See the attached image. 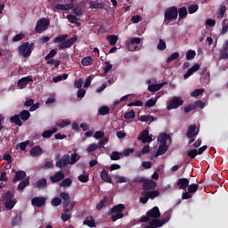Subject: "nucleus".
Listing matches in <instances>:
<instances>
[{
	"instance_id": "obj_1",
	"label": "nucleus",
	"mask_w": 228,
	"mask_h": 228,
	"mask_svg": "<svg viewBox=\"0 0 228 228\" xmlns=\"http://www.w3.org/2000/svg\"><path fill=\"white\" fill-rule=\"evenodd\" d=\"M172 214L171 212H165L163 215L162 219H153L149 222V225H146L142 228H159L166 224L168 223V221L171 220Z\"/></svg>"
},
{
	"instance_id": "obj_2",
	"label": "nucleus",
	"mask_w": 228,
	"mask_h": 228,
	"mask_svg": "<svg viewBox=\"0 0 228 228\" xmlns=\"http://www.w3.org/2000/svg\"><path fill=\"white\" fill-rule=\"evenodd\" d=\"M160 217V211L158 207H154L152 209L147 211L146 216H142L139 222L147 223L151 219L158 220Z\"/></svg>"
},
{
	"instance_id": "obj_3",
	"label": "nucleus",
	"mask_w": 228,
	"mask_h": 228,
	"mask_svg": "<svg viewBox=\"0 0 228 228\" xmlns=\"http://www.w3.org/2000/svg\"><path fill=\"white\" fill-rule=\"evenodd\" d=\"M177 15H178L177 7L175 6L169 7L165 12L164 22H166V24H168L170 20H175V19H177Z\"/></svg>"
},
{
	"instance_id": "obj_4",
	"label": "nucleus",
	"mask_w": 228,
	"mask_h": 228,
	"mask_svg": "<svg viewBox=\"0 0 228 228\" xmlns=\"http://www.w3.org/2000/svg\"><path fill=\"white\" fill-rule=\"evenodd\" d=\"M35 44L31 43H23L19 47V53L21 54L23 58H28V56H31V53L33 52V47Z\"/></svg>"
},
{
	"instance_id": "obj_5",
	"label": "nucleus",
	"mask_w": 228,
	"mask_h": 228,
	"mask_svg": "<svg viewBox=\"0 0 228 228\" xmlns=\"http://www.w3.org/2000/svg\"><path fill=\"white\" fill-rule=\"evenodd\" d=\"M142 43V39L140 37L130 38L126 41V47L128 51H140V44Z\"/></svg>"
},
{
	"instance_id": "obj_6",
	"label": "nucleus",
	"mask_w": 228,
	"mask_h": 228,
	"mask_svg": "<svg viewBox=\"0 0 228 228\" xmlns=\"http://www.w3.org/2000/svg\"><path fill=\"white\" fill-rule=\"evenodd\" d=\"M50 24L51 21L45 18L38 20L36 27L37 33H42L43 31H45L49 28Z\"/></svg>"
},
{
	"instance_id": "obj_7",
	"label": "nucleus",
	"mask_w": 228,
	"mask_h": 228,
	"mask_svg": "<svg viewBox=\"0 0 228 228\" xmlns=\"http://www.w3.org/2000/svg\"><path fill=\"white\" fill-rule=\"evenodd\" d=\"M197 190H199V184H190L189 186H187V191L185 190V191L183 193L182 198L183 200L191 199V197H193V193H195Z\"/></svg>"
},
{
	"instance_id": "obj_8",
	"label": "nucleus",
	"mask_w": 228,
	"mask_h": 228,
	"mask_svg": "<svg viewBox=\"0 0 228 228\" xmlns=\"http://www.w3.org/2000/svg\"><path fill=\"white\" fill-rule=\"evenodd\" d=\"M183 102H184V101H183L181 99V97L175 96L168 102L167 108L168 111H170V110H177V108H179V106H183Z\"/></svg>"
},
{
	"instance_id": "obj_9",
	"label": "nucleus",
	"mask_w": 228,
	"mask_h": 228,
	"mask_svg": "<svg viewBox=\"0 0 228 228\" xmlns=\"http://www.w3.org/2000/svg\"><path fill=\"white\" fill-rule=\"evenodd\" d=\"M68 165H70V155L69 154L62 156L61 159L55 163L58 168H65Z\"/></svg>"
},
{
	"instance_id": "obj_10",
	"label": "nucleus",
	"mask_w": 228,
	"mask_h": 228,
	"mask_svg": "<svg viewBox=\"0 0 228 228\" xmlns=\"http://www.w3.org/2000/svg\"><path fill=\"white\" fill-rule=\"evenodd\" d=\"M77 40V37H73L69 39L64 40L62 43L59 44V49L62 51L63 49H69V47H72L74 44H76V41Z\"/></svg>"
},
{
	"instance_id": "obj_11",
	"label": "nucleus",
	"mask_w": 228,
	"mask_h": 228,
	"mask_svg": "<svg viewBox=\"0 0 228 228\" xmlns=\"http://www.w3.org/2000/svg\"><path fill=\"white\" fill-rule=\"evenodd\" d=\"M138 140H140L142 143H151V142H152V136L149 135L148 130H144L141 132L140 135L138 136Z\"/></svg>"
},
{
	"instance_id": "obj_12",
	"label": "nucleus",
	"mask_w": 228,
	"mask_h": 228,
	"mask_svg": "<svg viewBox=\"0 0 228 228\" xmlns=\"http://www.w3.org/2000/svg\"><path fill=\"white\" fill-rule=\"evenodd\" d=\"M142 195L144 198H141L140 200H149V199L152 200L156 197L159 196V191H143Z\"/></svg>"
},
{
	"instance_id": "obj_13",
	"label": "nucleus",
	"mask_w": 228,
	"mask_h": 228,
	"mask_svg": "<svg viewBox=\"0 0 228 228\" xmlns=\"http://www.w3.org/2000/svg\"><path fill=\"white\" fill-rule=\"evenodd\" d=\"M158 183L153 180L146 179L142 184V190H155Z\"/></svg>"
},
{
	"instance_id": "obj_14",
	"label": "nucleus",
	"mask_w": 228,
	"mask_h": 228,
	"mask_svg": "<svg viewBox=\"0 0 228 228\" xmlns=\"http://www.w3.org/2000/svg\"><path fill=\"white\" fill-rule=\"evenodd\" d=\"M33 82V78L31 77H22L18 81V86L20 88V90L26 88L28 86V83Z\"/></svg>"
},
{
	"instance_id": "obj_15",
	"label": "nucleus",
	"mask_w": 228,
	"mask_h": 228,
	"mask_svg": "<svg viewBox=\"0 0 228 228\" xmlns=\"http://www.w3.org/2000/svg\"><path fill=\"white\" fill-rule=\"evenodd\" d=\"M199 134V130H197V126L191 125L187 131V138H195Z\"/></svg>"
},
{
	"instance_id": "obj_16",
	"label": "nucleus",
	"mask_w": 228,
	"mask_h": 228,
	"mask_svg": "<svg viewBox=\"0 0 228 228\" xmlns=\"http://www.w3.org/2000/svg\"><path fill=\"white\" fill-rule=\"evenodd\" d=\"M190 184V180L188 178H180L177 181V186H179L180 190H184L186 191V188Z\"/></svg>"
},
{
	"instance_id": "obj_17",
	"label": "nucleus",
	"mask_w": 228,
	"mask_h": 228,
	"mask_svg": "<svg viewBox=\"0 0 228 228\" xmlns=\"http://www.w3.org/2000/svg\"><path fill=\"white\" fill-rule=\"evenodd\" d=\"M62 179H65V174L61 171L57 172L54 175L50 177L52 183H60Z\"/></svg>"
},
{
	"instance_id": "obj_18",
	"label": "nucleus",
	"mask_w": 228,
	"mask_h": 228,
	"mask_svg": "<svg viewBox=\"0 0 228 228\" xmlns=\"http://www.w3.org/2000/svg\"><path fill=\"white\" fill-rule=\"evenodd\" d=\"M200 69V65L199 63H195L191 68H190L187 73L183 76L184 79H188L190 76H192L194 72H197Z\"/></svg>"
},
{
	"instance_id": "obj_19",
	"label": "nucleus",
	"mask_w": 228,
	"mask_h": 228,
	"mask_svg": "<svg viewBox=\"0 0 228 228\" xmlns=\"http://www.w3.org/2000/svg\"><path fill=\"white\" fill-rule=\"evenodd\" d=\"M83 225H87L91 228H94L96 224H95V221L94 219V216H86V219L83 222Z\"/></svg>"
},
{
	"instance_id": "obj_20",
	"label": "nucleus",
	"mask_w": 228,
	"mask_h": 228,
	"mask_svg": "<svg viewBox=\"0 0 228 228\" xmlns=\"http://www.w3.org/2000/svg\"><path fill=\"white\" fill-rule=\"evenodd\" d=\"M165 85H167V82H163L161 84H157V85H150L148 86V90L149 92H159V90H161V88H163Z\"/></svg>"
},
{
	"instance_id": "obj_21",
	"label": "nucleus",
	"mask_w": 228,
	"mask_h": 228,
	"mask_svg": "<svg viewBox=\"0 0 228 228\" xmlns=\"http://www.w3.org/2000/svg\"><path fill=\"white\" fill-rule=\"evenodd\" d=\"M75 207V201H69V200H64L63 201V208H64V212L69 213V210L73 209Z\"/></svg>"
},
{
	"instance_id": "obj_22",
	"label": "nucleus",
	"mask_w": 228,
	"mask_h": 228,
	"mask_svg": "<svg viewBox=\"0 0 228 228\" xmlns=\"http://www.w3.org/2000/svg\"><path fill=\"white\" fill-rule=\"evenodd\" d=\"M74 8V4H56L54 6V10H62V11H67V10H72Z\"/></svg>"
},
{
	"instance_id": "obj_23",
	"label": "nucleus",
	"mask_w": 228,
	"mask_h": 228,
	"mask_svg": "<svg viewBox=\"0 0 228 228\" xmlns=\"http://www.w3.org/2000/svg\"><path fill=\"white\" fill-rule=\"evenodd\" d=\"M30 156L33 158H37V156H42V148L40 146H35L30 150Z\"/></svg>"
},
{
	"instance_id": "obj_24",
	"label": "nucleus",
	"mask_w": 228,
	"mask_h": 228,
	"mask_svg": "<svg viewBox=\"0 0 228 228\" xmlns=\"http://www.w3.org/2000/svg\"><path fill=\"white\" fill-rule=\"evenodd\" d=\"M22 179H26V173L24 171H17L13 178V183L22 181Z\"/></svg>"
},
{
	"instance_id": "obj_25",
	"label": "nucleus",
	"mask_w": 228,
	"mask_h": 228,
	"mask_svg": "<svg viewBox=\"0 0 228 228\" xmlns=\"http://www.w3.org/2000/svg\"><path fill=\"white\" fill-rule=\"evenodd\" d=\"M101 179H102L105 183H110V184L111 183H113V180L111 179V177H110L108 172H106V169L102 170Z\"/></svg>"
},
{
	"instance_id": "obj_26",
	"label": "nucleus",
	"mask_w": 228,
	"mask_h": 228,
	"mask_svg": "<svg viewBox=\"0 0 228 228\" xmlns=\"http://www.w3.org/2000/svg\"><path fill=\"white\" fill-rule=\"evenodd\" d=\"M35 188H47V180L45 178L39 179L34 183Z\"/></svg>"
},
{
	"instance_id": "obj_27",
	"label": "nucleus",
	"mask_w": 228,
	"mask_h": 228,
	"mask_svg": "<svg viewBox=\"0 0 228 228\" xmlns=\"http://www.w3.org/2000/svg\"><path fill=\"white\" fill-rule=\"evenodd\" d=\"M107 42H109L110 45H116L117 42H118V37L116 35H110L106 37Z\"/></svg>"
},
{
	"instance_id": "obj_28",
	"label": "nucleus",
	"mask_w": 228,
	"mask_h": 228,
	"mask_svg": "<svg viewBox=\"0 0 228 228\" xmlns=\"http://www.w3.org/2000/svg\"><path fill=\"white\" fill-rule=\"evenodd\" d=\"M94 61V58L92 56H87L82 59L81 63L84 67H90Z\"/></svg>"
},
{
	"instance_id": "obj_29",
	"label": "nucleus",
	"mask_w": 228,
	"mask_h": 228,
	"mask_svg": "<svg viewBox=\"0 0 228 228\" xmlns=\"http://www.w3.org/2000/svg\"><path fill=\"white\" fill-rule=\"evenodd\" d=\"M58 129L56 127L52 128L51 130H46L42 134L43 138H51Z\"/></svg>"
},
{
	"instance_id": "obj_30",
	"label": "nucleus",
	"mask_w": 228,
	"mask_h": 228,
	"mask_svg": "<svg viewBox=\"0 0 228 228\" xmlns=\"http://www.w3.org/2000/svg\"><path fill=\"white\" fill-rule=\"evenodd\" d=\"M167 151H168V146H167V144H159L157 156H163Z\"/></svg>"
},
{
	"instance_id": "obj_31",
	"label": "nucleus",
	"mask_w": 228,
	"mask_h": 228,
	"mask_svg": "<svg viewBox=\"0 0 228 228\" xmlns=\"http://www.w3.org/2000/svg\"><path fill=\"white\" fill-rule=\"evenodd\" d=\"M90 8L91 10H101L104 8V4L102 3H95V2H90Z\"/></svg>"
},
{
	"instance_id": "obj_32",
	"label": "nucleus",
	"mask_w": 228,
	"mask_h": 228,
	"mask_svg": "<svg viewBox=\"0 0 228 228\" xmlns=\"http://www.w3.org/2000/svg\"><path fill=\"white\" fill-rule=\"evenodd\" d=\"M124 209V204H118L111 208V213H122Z\"/></svg>"
},
{
	"instance_id": "obj_33",
	"label": "nucleus",
	"mask_w": 228,
	"mask_h": 228,
	"mask_svg": "<svg viewBox=\"0 0 228 228\" xmlns=\"http://www.w3.org/2000/svg\"><path fill=\"white\" fill-rule=\"evenodd\" d=\"M56 126H58V127H67V126H70V120L60 119L57 121Z\"/></svg>"
},
{
	"instance_id": "obj_34",
	"label": "nucleus",
	"mask_w": 228,
	"mask_h": 228,
	"mask_svg": "<svg viewBox=\"0 0 228 228\" xmlns=\"http://www.w3.org/2000/svg\"><path fill=\"white\" fill-rule=\"evenodd\" d=\"M12 124H16V126H22V121L20 120V116L15 115L11 117Z\"/></svg>"
},
{
	"instance_id": "obj_35",
	"label": "nucleus",
	"mask_w": 228,
	"mask_h": 228,
	"mask_svg": "<svg viewBox=\"0 0 228 228\" xmlns=\"http://www.w3.org/2000/svg\"><path fill=\"white\" fill-rule=\"evenodd\" d=\"M29 184V177L25 178L23 181H21L18 185V190H24L26 186Z\"/></svg>"
},
{
	"instance_id": "obj_36",
	"label": "nucleus",
	"mask_w": 228,
	"mask_h": 228,
	"mask_svg": "<svg viewBox=\"0 0 228 228\" xmlns=\"http://www.w3.org/2000/svg\"><path fill=\"white\" fill-rule=\"evenodd\" d=\"M168 136L167 134H160L158 141L159 142L160 144L162 145H167V140H168Z\"/></svg>"
},
{
	"instance_id": "obj_37",
	"label": "nucleus",
	"mask_w": 228,
	"mask_h": 228,
	"mask_svg": "<svg viewBox=\"0 0 228 228\" xmlns=\"http://www.w3.org/2000/svg\"><path fill=\"white\" fill-rule=\"evenodd\" d=\"M178 13L179 19H186V16L188 15V10L186 9V7H181L178 10Z\"/></svg>"
},
{
	"instance_id": "obj_38",
	"label": "nucleus",
	"mask_w": 228,
	"mask_h": 228,
	"mask_svg": "<svg viewBox=\"0 0 228 228\" xmlns=\"http://www.w3.org/2000/svg\"><path fill=\"white\" fill-rule=\"evenodd\" d=\"M122 157V152L113 151L110 155V159L112 161H118V159H120Z\"/></svg>"
},
{
	"instance_id": "obj_39",
	"label": "nucleus",
	"mask_w": 228,
	"mask_h": 228,
	"mask_svg": "<svg viewBox=\"0 0 228 228\" xmlns=\"http://www.w3.org/2000/svg\"><path fill=\"white\" fill-rule=\"evenodd\" d=\"M197 53L194 50H188L186 53V60L191 61L195 59Z\"/></svg>"
},
{
	"instance_id": "obj_40",
	"label": "nucleus",
	"mask_w": 228,
	"mask_h": 228,
	"mask_svg": "<svg viewBox=\"0 0 228 228\" xmlns=\"http://www.w3.org/2000/svg\"><path fill=\"white\" fill-rule=\"evenodd\" d=\"M141 122H154V118L149 115H142L139 118Z\"/></svg>"
},
{
	"instance_id": "obj_41",
	"label": "nucleus",
	"mask_w": 228,
	"mask_h": 228,
	"mask_svg": "<svg viewBox=\"0 0 228 228\" xmlns=\"http://www.w3.org/2000/svg\"><path fill=\"white\" fill-rule=\"evenodd\" d=\"M79 161V156L77 153L71 154V158L69 157V165H76Z\"/></svg>"
},
{
	"instance_id": "obj_42",
	"label": "nucleus",
	"mask_w": 228,
	"mask_h": 228,
	"mask_svg": "<svg viewBox=\"0 0 228 228\" xmlns=\"http://www.w3.org/2000/svg\"><path fill=\"white\" fill-rule=\"evenodd\" d=\"M69 36H67V35H61V36H58V37H56L54 39H53V42H54V44H62V42L64 41V40H67V37H68Z\"/></svg>"
},
{
	"instance_id": "obj_43",
	"label": "nucleus",
	"mask_w": 228,
	"mask_h": 228,
	"mask_svg": "<svg viewBox=\"0 0 228 228\" xmlns=\"http://www.w3.org/2000/svg\"><path fill=\"white\" fill-rule=\"evenodd\" d=\"M67 19L69 22H71V24H77V26H81V23L77 22V18L72 14H68Z\"/></svg>"
},
{
	"instance_id": "obj_44",
	"label": "nucleus",
	"mask_w": 228,
	"mask_h": 228,
	"mask_svg": "<svg viewBox=\"0 0 228 228\" xmlns=\"http://www.w3.org/2000/svg\"><path fill=\"white\" fill-rule=\"evenodd\" d=\"M158 102V98H151L145 104L146 108H153V106H156V103Z\"/></svg>"
},
{
	"instance_id": "obj_45",
	"label": "nucleus",
	"mask_w": 228,
	"mask_h": 228,
	"mask_svg": "<svg viewBox=\"0 0 228 228\" xmlns=\"http://www.w3.org/2000/svg\"><path fill=\"white\" fill-rule=\"evenodd\" d=\"M72 185V180L70 178H66L64 180H62V182L61 183V186L62 188H69V186Z\"/></svg>"
},
{
	"instance_id": "obj_46",
	"label": "nucleus",
	"mask_w": 228,
	"mask_h": 228,
	"mask_svg": "<svg viewBox=\"0 0 228 228\" xmlns=\"http://www.w3.org/2000/svg\"><path fill=\"white\" fill-rule=\"evenodd\" d=\"M31 114L28 110H23L20 114L21 120H23L24 122H26V120H28Z\"/></svg>"
},
{
	"instance_id": "obj_47",
	"label": "nucleus",
	"mask_w": 228,
	"mask_h": 228,
	"mask_svg": "<svg viewBox=\"0 0 228 228\" xmlns=\"http://www.w3.org/2000/svg\"><path fill=\"white\" fill-rule=\"evenodd\" d=\"M16 203L17 201H14V200H6L4 203V206L7 209L11 210L13 208H15Z\"/></svg>"
},
{
	"instance_id": "obj_48",
	"label": "nucleus",
	"mask_w": 228,
	"mask_h": 228,
	"mask_svg": "<svg viewBox=\"0 0 228 228\" xmlns=\"http://www.w3.org/2000/svg\"><path fill=\"white\" fill-rule=\"evenodd\" d=\"M33 207L42 208L45 205V200H32Z\"/></svg>"
},
{
	"instance_id": "obj_49",
	"label": "nucleus",
	"mask_w": 228,
	"mask_h": 228,
	"mask_svg": "<svg viewBox=\"0 0 228 228\" xmlns=\"http://www.w3.org/2000/svg\"><path fill=\"white\" fill-rule=\"evenodd\" d=\"M110 113V107L103 106L99 109V115H108Z\"/></svg>"
},
{
	"instance_id": "obj_50",
	"label": "nucleus",
	"mask_w": 228,
	"mask_h": 228,
	"mask_svg": "<svg viewBox=\"0 0 228 228\" xmlns=\"http://www.w3.org/2000/svg\"><path fill=\"white\" fill-rule=\"evenodd\" d=\"M29 143V141H26L20 143L16 144V149H20V151H26V147H28V144Z\"/></svg>"
},
{
	"instance_id": "obj_51",
	"label": "nucleus",
	"mask_w": 228,
	"mask_h": 228,
	"mask_svg": "<svg viewBox=\"0 0 228 228\" xmlns=\"http://www.w3.org/2000/svg\"><path fill=\"white\" fill-rule=\"evenodd\" d=\"M114 179L116 181V183H127V178H126L125 176H120L118 175H114Z\"/></svg>"
},
{
	"instance_id": "obj_52",
	"label": "nucleus",
	"mask_w": 228,
	"mask_h": 228,
	"mask_svg": "<svg viewBox=\"0 0 228 228\" xmlns=\"http://www.w3.org/2000/svg\"><path fill=\"white\" fill-rule=\"evenodd\" d=\"M157 47L159 51H165L167 49V43L163 39H160Z\"/></svg>"
},
{
	"instance_id": "obj_53",
	"label": "nucleus",
	"mask_w": 228,
	"mask_h": 228,
	"mask_svg": "<svg viewBox=\"0 0 228 228\" xmlns=\"http://www.w3.org/2000/svg\"><path fill=\"white\" fill-rule=\"evenodd\" d=\"M99 147V144L92 143L87 147V152H94V151H97Z\"/></svg>"
},
{
	"instance_id": "obj_54",
	"label": "nucleus",
	"mask_w": 228,
	"mask_h": 228,
	"mask_svg": "<svg viewBox=\"0 0 228 228\" xmlns=\"http://www.w3.org/2000/svg\"><path fill=\"white\" fill-rule=\"evenodd\" d=\"M177 58H179V53L175 52L167 58V61L170 63V61H174V60H177Z\"/></svg>"
},
{
	"instance_id": "obj_55",
	"label": "nucleus",
	"mask_w": 228,
	"mask_h": 228,
	"mask_svg": "<svg viewBox=\"0 0 228 228\" xmlns=\"http://www.w3.org/2000/svg\"><path fill=\"white\" fill-rule=\"evenodd\" d=\"M202 94H204V89H196L191 94V95L192 97H199V95H202Z\"/></svg>"
},
{
	"instance_id": "obj_56",
	"label": "nucleus",
	"mask_w": 228,
	"mask_h": 228,
	"mask_svg": "<svg viewBox=\"0 0 228 228\" xmlns=\"http://www.w3.org/2000/svg\"><path fill=\"white\" fill-rule=\"evenodd\" d=\"M13 200V192L7 191L4 194V200Z\"/></svg>"
},
{
	"instance_id": "obj_57",
	"label": "nucleus",
	"mask_w": 228,
	"mask_h": 228,
	"mask_svg": "<svg viewBox=\"0 0 228 228\" xmlns=\"http://www.w3.org/2000/svg\"><path fill=\"white\" fill-rule=\"evenodd\" d=\"M88 174H83L78 176V181H80V183H88Z\"/></svg>"
},
{
	"instance_id": "obj_58",
	"label": "nucleus",
	"mask_w": 228,
	"mask_h": 228,
	"mask_svg": "<svg viewBox=\"0 0 228 228\" xmlns=\"http://www.w3.org/2000/svg\"><path fill=\"white\" fill-rule=\"evenodd\" d=\"M124 217L123 213L117 212L115 216H111L112 222H116L117 220L122 219Z\"/></svg>"
},
{
	"instance_id": "obj_59",
	"label": "nucleus",
	"mask_w": 228,
	"mask_h": 228,
	"mask_svg": "<svg viewBox=\"0 0 228 228\" xmlns=\"http://www.w3.org/2000/svg\"><path fill=\"white\" fill-rule=\"evenodd\" d=\"M142 167L145 170H149V168H152V162H151V161H143L142 163Z\"/></svg>"
},
{
	"instance_id": "obj_60",
	"label": "nucleus",
	"mask_w": 228,
	"mask_h": 228,
	"mask_svg": "<svg viewBox=\"0 0 228 228\" xmlns=\"http://www.w3.org/2000/svg\"><path fill=\"white\" fill-rule=\"evenodd\" d=\"M195 104L191 103L184 107V113H190V111H193L195 110Z\"/></svg>"
},
{
	"instance_id": "obj_61",
	"label": "nucleus",
	"mask_w": 228,
	"mask_h": 228,
	"mask_svg": "<svg viewBox=\"0 0 228 228\" xmlns=\"http://www.w3.org/2000/svg\"><path fill=\"white\" fill-rule=\"evenodd\" d=\"M188 10H189V13L191 14L195 13V12L199 10V5L198 4L189 5Z\"/></svg>"
},
{
	"instance_id": "obj_62",
	"label": "nucleus",
	"mask_w": 228,
	"mask_h": 228,
	"mask_svg": "<svg viewBox=\"0 0 228 228\" xmlns=\"http://www.w3.org/2000/svg\"><path fill=\"white\" fill-rule=\"evenodd\" d=\"M125 118H126V120H129L131 118H134V110H130L129 112H126L124 115Z\"/></svg>"
},
{
	"instance_id": "obj_63",
	"label": "nucleus",
	"mask_w": 228,
	"mask_h": 228,
	"mask_svg": "<svg viewBox=\"0 0 228 228\" xmlns=\"http://www.w3.org/2000/svg\"><path fill=\"white\" fill-rule=\"evenodd\" d=\"M222 24H223V29L221 33L222 35H225V33H227L228 31L227 20H224Z\"/></svg>"
},
{
	"instance_id": "obj_64",
	"label": "nucleus",
	"mask_w": 228,
	"mask_h": 228,
	"mask_svg": "<svg viewBox=\"0 0 228 228\" xmlns=\"http://www.w3.org/2000/svg\"><path fill=\"white\" fill-rule=\"evenodd\" d=\"M133 152H134V149L133 148H128L126 149L123 152H121L122 156H129V154H133Z\"/></svg>"
}]
</instances>
